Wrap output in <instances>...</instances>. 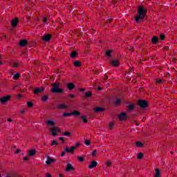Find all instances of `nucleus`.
Masks as SVG:
<instances>
[{
	"mask_svg": "<svg viewBox=\"0 0 177 177\" xmlns=\"http://www.w3.org/2000/svg\"><path fill=\"white\" fill-rule=\"evenodd\" d=\"M138 15L135 17L136 23H140L141 20L145 19V17L147 15V10L143 7V6H138Z\"/></svg>",
	"mask_w": 177,
	"mask_h": 177,
	"instance_id": "obj_1",
	"label": "nucleus"
},
{
	"mask_svg": "<svg viewBox=\"0 0 177 177\" xmlns=\"http://www.w3.org/2000/svg\"><path fill=\"white\" fill-rule=\"evenodd\" d=\"M52 88L51 92L52 93H63V90L59 88L60 82H55L51 84Z\"/></svg>",
	"mask_w": 177,
	"mask_h": 177,
	"instance_id": "obj_2",
	"label": "nucleus"
},
{
	"mask_svg": "<svg viewBox=\"0 0 177 177\" xmlns=\"http://www.w3.org/2000/svg\"><path fill=\"white\" fill-rule=\"evenodd\" d=\"M69 115H76V117H80L81 115V112L79 111L75 110L71 113H64L63 117H68Z\"/></svg>",
	"mask_w": 177,
	"mask_h": 177,
	"instance_id": "obj_3",
	"label": "nucleus"
},
{
	"mask_svg": "<svg viewBox=\"0 0 177 177\" xmlns=\"http://www.w3.org/2000/svg\"><path fill=\"white\" fill-rule=\"evenodd\" d=\"M138 105L141 107V109H146L149 106V102L146 100H139L138 101Z\"/></svg>",
	"mask_w": 177,
	"mask_h": 177,
	"instance_id": "obj_4",
	"label": "nucleus"
},
{
	"mask_svg": "<svg viewBox=\"0 0 177 177\" xmlns=\"http://www.w3.org/2000/svg\"><path fill=\"white\" fill-rule=\"evenodd\" d=\"M53 136H56L57 135V132H60V129L59 127H53L50 129Z\"/></svg>",
	"mask_w": 177,
	"mask_h": 177,
	"instance_id": "obj_5",
	"label": "nucleus"
},
{
	"mask_svg": "<svg viewBox=\"0 0 177 177\" xmlns=\"http://www.w3.org/2000/svg\"><path fill=\"white\" fill-rule=\"evenodd\" d=\"M52 162H55V159L52 158L50 156H47V160L46 161V164L47 165H50Z\"/></svg>",
	"mask_w": 177,
	"mask_h": 177,
	"instance_id": "obj_6",
	"label": "nucleus"
},
{
	"mask_svg": "<svg viewBox=\"0 0 177 177\" xmlns=\"http://www.w3.org/2000/svg\"><path fill=\"white\" fill-rule=\"evenodd\" d=\"M10 100V96H6L0 98L1 103H6V102Z\"/></svg>",
	"mask_w": 177,
	"mask_h": 177,
	"instance_id": "obj_7",
	"label": "nucleus"
},
{
	"mask_svg": "<svg viewBox=\"0 0 177 177\" xmlns=\"http://www.w3.org/2000/svg\"><path fill=\"white\" fill-rule=\"evenodd\" d=\"M50 38H52L51 35H46L42 37V40L44 41L45 42H48V41H50Z\"/></svg>",
	"mask_w": 177,
	"mask_h": 177,
	"instance_id": "obj_8",
	"label": "nucleus"
},
{
	"mask_svg": "<svg viewBox=\"0 0 177 177\" xmlns=\"http://www.w3.org/2000/svg\"><path fill=\"white\" fill-rule=\"evenodd\" d=\"M66 172H70V171H74V167L73 165L70 163L66 164Z\"/></svg>",
	"mask_w": 177,
	"mask_h": 177,
	"instance_id": "obj_9",
	"label": "nucleus"
},
{
	"mask_svg": "<svg viewBox=\"0 0 177 177\" xmlns=\"http://www.w3.org/2000/svg\"><path fill=\"white\" fill-rule=\"evenodd\" d=\"M17 23H19V19L16 18L12 20L11 26L12 27H17Z\"/></svg>",
	"mask_w": 177,
	"mask_h": 177,
	"instance_id": "obj_10",
	"label": "nucleus"
},
{
	"mask_svg": "<svg viewBox=\"0 0 177 177\" xmlns=\"http://www.w3.org/2000/svg\"><path fill=\"white\" fill-rule=\"evenodd\" d=\"M97 166V162L95 161V160H93L91 162V165L88 166V169H92V168H95V167Z\"/></svg>",
	"mask_w": 177,
	"mask_h": 177,
	"instance_id": "obj_11",
	"label": "nucleus"
},
{
	"mask_svg": "<svg viewBox=\"0 0 177 177\" xmlns=\"http://www.w3.org/2000/svg\"><path fill=\"white\" fill-rule=\"evenodd\" d=\"M111 64L112 66H114L115 67H118L120 66V64L118 62V60L117 59H113L111 61Z\"/></svg>",
	"mask_w": 177,
	"mask_h": 177,
	"instance_id": "obj_12",
	"label": "nucleus"
},
{
	"mask_svg": "<svg viewBox=\"0 0 177 177\" xmlns=\"http://www.w3.org/2000/svg\"><path fill=\"white\" fill-rule=\"evenodd\" d=\"M44 92V88H36L35 90H34V92L33 93H35V95H38L39 93H41Z\"/></svg>",
	"mask_w": 177,
	"mask_h": 177,
	"instance_id": "obj_13",
	"label": "nucleus"
},
{
	"mask_svg": "<svg viewBox=\"0 0 177 177\" xmlns=\"http://www.w3.org/2000/svg\"><path fill=\"white\" fill-rule=\"evenodd\" d=\"M127 118V113H122L119 115V119L121 120V121H124Z\"/></svg>",
	"mask_w": 177,
	"mask_h": 177,
	"instance_id": "obj_14",
	"label": "nucleus"
},
{
	"mask_svg": "<svg viewBox=\"0 0 177 177\" xmlns=\"http://www.w3.org/2000/svg\"><path fill=\"white\" fill-rule=\"evenodd\" d=\"M67 88L69 89V91H73V89L75 88V85L73 83H68Z\"/></svg>",
	"mask_w": 177,
	"mask_h": 177,
	"instance_id": "obj_15",
	"label": "nucleus"
},
{
	"mask_svg": "<svg viewBox=\"0 0 177 177\" xmlns=\"http://www.w3.org/2000/svg\"><path fill=\"white\" fill-rule=\"evenodd\" d=\"M151 42L152 44H153V45H156V44L158 42V37L156 36H153L152 37Z\"/></svg>",
	"mask_w": 177,
	"mask_h": 177,
	"instance_id": "obj_16",
	"label": "nucleus"
},
{
	"mask_svg": "<svg viewBox=\"0 0 177 177\" xmlns=\"http://www.w3.org/2000/svg\"><path fill=\"white\" fill-rule=\"evenodd\" d=\"M73 66H75V67H81V66H82V63L78 60H76L73 62Z\"/></svg>",
	"mask_w": 177,
	"mask_h": 177,
	"instance_id": "obj_17",
	"label": "nucleus"
},
{
	"mask_svg": "<svg viewBox=\"0 0 177 177\" xmlns=\"http://www.w3.org/2000/svg\"><path fill=\"white\" fill-rule=\"evenodd\" d=\"M27 40L22 39L19 41V46H26L27 45Z\"/></svg>",
	"mask_w": 177,
	"mask_h": 177,
	"instance_id": "obj_18",
	"label": "nucleus"
},
{
	"mask_svg": "<svg viewBox=\"0 0 177 177\" xmlns=\"http://www.w3.org/2000/svg\"><path fill=\"white\" fill-rule=\"evenodd\" d=\"M35 153H37V151L35 149H32L28 151V154L30 156V157H32L35 156Z\"/></svg>",
	"mask_w": 177,
	"mask_h": 177,
	"instance_id": "obj_19",
	"label": "nucleus"
},
{
	"mask_svg": "<svg viewBox=\"0 0 177 177\" xmlns=\"http://www.w3.org/2000/svg\"><path fill=\"white\" fill-rule=\"evenodd\" d=\"M94 111H95V113H100L102 111H104V109H103L102 107H95L94 109Z\"/></svg>",
	"mask_w": 177,
	"mask_h": 177,
	"instance_id": "obj_20",
	"label": "nucleus"
},
{
	"mask_svg": "<svg viewBox=\"0 0 177 177\" xmlns=\"http://www.w3.org/2000/svg\"><path fill=\"white\" fill-rule=\"evenodd\" d=\"M122 103V101L120 98H116L115 100V106H120Z\"/></svg>",
	"mask_w": 177,
	"mask_h": 177,
	"instance_id": "obj_21",
	"label": "nucleus"
},
{
	"mask_svg": "<svg viewBox=\"0 0 177 177\" xmlns=\"http://www.w3.org/2000/svg\"><path fill=\"white\" fill-rule=\"evenodd\" d=\"M79 117H80V118L83 120V122L84 123V124H86V122H88V119H86V117H85V115H80V116Z\"/></svg>",
	"mask_w": 177,
	"mask_h": 177,
	"instance_id": "obj_22",
	"label": "nucleus"
},
{
	"mask_svg": "<svg viewBox=\"0 0 177 177\" xmlns=\"http://www.w3.org/2000/svg\"><path fill=\"white\" fill-rule=\"evenodd\" d=\"M58 109L63 110L64 109H67V106L64 104H58Z\"/></svg>",
	"mask_w": 177,
	"mask_h": 177,
	"instance_id": "obj_23",
	"label": "nucleus"
},
{
	"mask_svg": "<svg viewBox=\"0 0 177 177\" xmlns=\"http://www.w3.org/2000/svg\"><path fill=\"white\" fill-rule=\"evenodd\" d=\"M113 53V50H107L106 52H105V55L106 56H107V57H111V53Z\"/></svg>",
	"mask_w": 177,
	"mask_h": 177,
	"instance_id": "obj_24",
	"label": "nucleus"
},
{
	"mask_svg": "<svg viewBox=\"0 0 177 177\" xmlns=\"http://www.w3.org/2000/svg\"><path fill=\"white\" fill-rule=\"evenodd\" d=\"M71 57L72 59H75V57H77V51H72L71 53Z\"/></svg>",
	"mask_w": 177,
	"mask_h": 177,
	"instance_id": "obj_25",
	"label": "nucleus"
},
{
	"mask_svg": "<svg viewBox=\"0 0 177 177\" xmlns=\"http://www.w3.org/2000/svg\"><path fill=\"white\" fill-rule=\"evenodd\" d=\"M47 125H55V122L52 120H49L46 122Z\"/></svg>",
	"mask_w": 177,
	"mask_h": 177,
	"instance_id": "obj_26",
	"label": "nucleus"
},
{
	"mask_svg": "<svg viewBox=\"0 0 177 177\" xmlns=\"http://www.w3.org/2000/svg\"><path fill=\"white\" fill-rule=\"evenodd\" d=\"M136 146H137V147H142V146H143V144L140 141H137L136 142Z\"/></svg>",
	"mask_w": 177,
	"mask_h": 177,
	"instance_id": "obj_27",
	"label": "nucleus"
},
{
	"mask_svg": "<svg viewBox=\"0 0 177 177\" xmlns=\"http://www.w3.org/2000/svg\"><path fill=\"white\" fill-rule=\"evenodd\" d=\"M85 96H86V97H91V96H92V92H91V91L86 92L85 94Z\"/></svg>",
	"mask_w": 177,
	"mask_h": 177,
	"instance_id": "obj_28",
	"label": "nucleus"
},
{
	"mask_svg": "<svg viewBox=\"0 0 177 177\" xmlns=\"http://www.w3.org/2000/svg\"><path fill=\"white\" fill-rule=\"evenodd\" d=\"M137 158H138V160H142V158H143V153H139L138 154V156H137Z\"/></svg>",
	"mask_w": 177,
	"mask_h": 177,
	"instance_id": "obj_29",
	"label": "nucleus"
},
{
	"mask_svg": "<svg viewBox=\"0 0 177 177\" xmlns=\"http://www.w3.org/2000/svg\"><path fill=\"white\" fill-rule=\"evenodd\" d=\"M155 172H156L155 177H160V170H158V169H156L155 170Z\"/></svg>",
	"mask_w": 177,
	"mask_h": 177,
	"instance_id": "obj_30",
	"label": "nucleus"
},
{
	"mask_svg": "<svg viewBox=\"0 0 177 177\" xmlns=\"http://www.w3.org/2000/svg\"><path fill=\"white\" fill-rule=\"evenodd\" d=\"M20 77V73H16L14 75L13 78L14 80H19V77Z\"/></svg>",
	"mask_w": 177,
	"mask_h": 177,
	"instance_id": "obj_31",
	"label": "nucleus"
},
{
	"mask_svg": "<svg viewBox=\"0 0 177 177\" xmlns=\"http://www.w3.org/2000/svg\"><path fill=\"white\" fill-rule=\"evenodd\" d=\"M48 95H44L43 97H41V101L42 102H46V100H48Z\"/></svg>",
	"mask_w": 177,
	"mask_h": 177,
	"instance_id": "obj_32",
	"label": "nucleus"
},
{
	"mask_svg": "<svg viewBox=\"0 0 177 177\" xmlns=\"http://www.w3.org/2000/svg\"><path fill=\"white\" fill-rule=\"evenodd\" d=\"M128 109L130 111H131V110H133V109H135V106L133 104H130L129 105Z\"/></svg>",
	"mask_w": 177,
	"mask_h": 177,
	"instance_id": "obj_33",
	"label": "nucleus"
},
{
	"mask_svg": "<svg viewBox=\"0 0 177 177\" xmlns=\"http://www.w3.org/2000/svg\"><path fill=\"white\" fill-rule=\"evenodd\" d=\"M74 150H75V147H74V146H72V147L69 149L70 153H74Z\"/></svg>",
	"mask_w": 177,
	"mask_h": 177,
	"instance_id": "obj_34",
	"label": "nucleus"
},
{
	"mask_svg": "<svg viewBox=\"0 0 177 177\" xmlns=\"http://www.w3.org/2000/svg\"><path fill=\"white\" fill-rule=\"evenodd\" d=\"M160 39H161V41H164L165 39V35L161 34L160 35Z\"/></svg>",
	"mask_w": 177,
	"mask_h": 177,
	"instance_id": "obj_35",
	"label": "nucleus"
},
{
	"mask_svg": "<svg viewBox=\"0 0 177 177\" xmlns=\"http://www.w3.org/2000/svg\"><path fill=\"white\" fill-rule=\"evenodd\" d=\"M6 177H19V176L15 175V174L12 173Z\"/></svg>",
	"mask_w": 177,
	"mask_h": 177,
	"instance_id": "obj_36",
	"label": "nucleus"
},
{
	"mask_svg": "<svg viewBox=\"0 0 177 177\" xmlns=\"http://www.w3.org/2000/svg\"><path fill=\"white\" fill-rule=\"evenodd\" d=\"M27 104H28V107H32V106H34V104H32V102H28Z\"/></svg>",
	"mask_w": 177,
	"mask_h": 177,
	"instance_id": "obj_37",
	"label": "nucleus"
},
{
	"mask_svg": "<svg viewBox=\"0 0 177 177\" xmlns=\"http://www.w3.org/2000/svg\"><path fill=\"white\" fill-rule=\"evenodd\" d=\"M55 145H56V146H57V145H58V143H57V141H56V140H53V142H52V143H51V146H55Z\"/></svg>",
	"mask_w": 177,
	"mask_h": 177,
	"instance_id": "obj_38",
	"label": "nucleus"
},
{
	"mask_svg": "<svg viewBox=\"0 0 177 177\" xmlns=\"http://www.w3.org/2000/svg\"><path fill=\"white\" fill-rule=\"evenodd\" d=\"M63 135H64V136H70V135H71V133H70V132H64Z\"/></svg>",
	"mask_w": 177,
	"mask_h": 177,
	"instance_id": "obj_39",
	"label": "nucleus"
},
{
	"mask_svg": "<svg viewBox=\"0 0 177 177\" xmlns=\"http://www.w3.org/2000/svg\"><path fill=\"white\" fill-rule=\"evenodd\" d=\"M12 66H13V67L17 68V67H19V63L13 62Z\"/></svg>",
	"mask_w": 177,
	"mask_h": 177,
	"instance_id": "obj_40",
	"label": "nucleus"
},
{
	"mask_svg": "<svg viewBox=\"0 0 177 177\" xmlns=\"http://www.w3.org/2000/svg\"><path fill=\"white\" fill-rule=\"evenodd\" d=\"M156 84H162V80L156 79Z\"/></svg>",
	"mask_w": 177,
	"mask_h": 177,
	"instance_id": "obj_41",
	"label": "nucleus"
},
{
	"mask_svg": "<svg viewBox=\"0 0 177 177\" xmlns=\"http://www.w3.org/2000/svg\"><path fill=\"white\" fill-rule=\"evenodd\" d=\"M77 159L80 162H82V161H84V158L82 156H78Z\"/></svg>",
	"mask_w": 177,
	"mask_h": 177,
	"instance_id": "obj_42",
	"label": "nucleus"
},
{
	"mask_svg": "<svg viewBox=\"0 0 177 177\" xmlns=\"http://www.w3.org/2000/svg\"><path fill=\"white\" fill-rule=\"evenodd\" d=\"M85 145L86 146H89V145H91V141L89 140H87L85 141Z\"/></svg>",
	"mask_w": 177,
	"mask_h": 177,
	"instance_id": "obj_43",
	"label": "nucleus"
},
{
	"mask_svg": "<svg viewBox=\"0 0 177 177\" xmlns=\"http://www.w3.org/2000/svg\"><path fill=\"white\" fill-rule=\"evenodd\" d=\"M111 162H110V161H108V162H106V167H111Z\"/></svg>",
	"mask_w": 177,
	"mask_h": 177,
	"instance_id": "obj_44",
	"label": "nucleus"
},
{
	"mask_svg": "<svg viewBox=\"0 0 177 177\" xmlns=\"http://www.w3.org/2000/svg\"><path fill=\"white\" fill-rule=\"evenodd\" d=\"M64 151H65V153H70V149L66 147V148L64 149Z\"/></svg>",
	"mask_w": 177,
	"mask_h": 177,
	"instance_id": "obj_45",
	"label": "nucleus"
},
{
	"mask_svg": "<svg viewBox=\"0 0 177 177\" xmlns=\"http://www.w3.org/2000/svg\"><path fill=\"white\" fill-rule=\"evenodd\" d=\"M113 127H114V122H111L110 124H109V128H113Z\"/></svg>",
	"mask_w": 177,
	"mask_h": 177,
	"instance_id": "obj_46",
	"label": "nucleus"
},
{
	"mask_svg": "<svg viewBox=\"0 0 177 177\" xmlns=\"http://www.w3.org/2000/svg\"><path fill=\"white\" fill-rule=\"evenodd\" d=\"M96 153H97V151H96V150H94V151H93V152L91 153V154H92V156H96Z\"/></svg>",
	"mask_w": 177,
	"mask_h": 177,
	"instance_id": "obj_47",
	"label": "nucleus"
},
{
	"mask_svg": "<svg viewBox=\"0 0 177 177\" xmlns=\"http://www.w3.org/2000/svg\"><path fill=\"white\" fill-rule=\"evenodd\" d=\"M43 21L44 23H46V21H48V19L46 17H44Z\"/></svg>",
	"mask_w": 177,
	"mask_h": 177,
	"instance_id": "obj_48",
	"label": "nucleus"
},
{
	"mask_svg": "<svg viewBox=\"0 0 177 177\" xmlns=\"http://www.w3.org/2000/svg\"><path fill=\"white\" fill-rule=\"evenodd\" d=\"M73 147H75V149H76L77 147H80V143L77 142V143L75 144V145L73 146Z\"/></svg>",
	"mask_w": 177,
	"mask_h": 177,
	"instance_id": "obj_49",
	"label": "nucleus"
},
{
	"mask_svg": "<svg viewBox=\"0 0 177 177\" xmlns=\"http://www.w3.org/2000/svg\"><path fill=\"white\" fill-rule=\"evenodd\" d=\"M69 97L74 98L75 97V95L74 94L69 95Z\"/></svg>",
	"mask_w": 177,
	"mask_h": 177,
	"instance_id": "obj_50",
	"label": "nucleus"
},
{
	"mask_svg": "<svg viewBox=\"0 0 177 177\" xmlns=\"http://www.w3.org/2000/svg\"><path fill=\"white\" fill-rule=\"evenodd\" d=\"M20 113L21 114H24V113H26V111L24 109H21Z\"/></svg>",
	"mask_w": 177,
	"mask_h": 177,
	"instance_id": "obj_51",
	"label": "nucleus"
},
{
	"mask_svg": "<svg viewBox=\"0 0 177 177\" xmlns=\"http://www.w3.org/2000/svg\"><path fill=\"white\" fill-rule=\"evenodd\" d=\"M66 154V151H62L61 153V157H64V156Z\"/></svg>",
	"mask_w": 177,
	"mask_h": 177,
	"instance_id": "obj_52",
	"label": "nucleus"
},
{
	"mask_svg": "<svg viewBox=\"0 0 177 177\" xmlns=\"http://www.w3.org/2000/svg\"><path fill=\"white\" fill-rule=\"evenodd\" d=\"M59 140H62V143H64V138L63 137H59Z\"/></svg>",
	"mask_w": 177,
	"mask_h": 177,
	"instance_id": "obj_53",
	"label": "nucleus"
},
{
	"mask_svg": "<svg viewBox=\"0 0 177 177\" xmlns=\"http://www.w3.org/2000/svg\"><path fill=\"white\" fill-rule=\"evenodd\" d=\"M23 160H24V161H28V157H24V158H23Z\"/></svg>",
	"mask_w": 177,
	"mask_h": 177,
	"instance_id": "obj_54",
	"label": "nucleus"
},
{
	"mask_svg": "<svg viewBox=\"0 0 177 177\" xmlns=\"http://www.w3.org/2000/svg\"><path fill=\"white\" fill-rule=\"evenodd\" d=\"M19 153H20V149H17V150L15 152V154H19Z\"/></svg>",
	"mask_w": 177,
	"mask_h": 177,
	"instance_id": "obj_55",
	"label": "nucleus"
},
{
	"mask_svg": "<svg viewBox=\"0 0 177 177\" xmlns=\"http://www.w3.org/2000/svg\"><path fill=\"white\" fill-rule=\"evenodd\" d=\"M80 91H81V92H85V88H80Z\"/></svg>",
	"mask_w": 177,
	"mask_h": 177,
	"instance_id": "obj_56",
	"label": "nucleus"
},
{
	"mask_svg": "<svg viewBox=\"0 0 177 177\" xmlns=\"http://www.w3.org/2000/svg\"><path fill=\"white\" fill-rule=\"evenodd\" d=\"M8 121L9 122H12V121H13V120H12V118H8Z\"/></svg>",
	"mask_w": 177,
	"mask_h": 177,
	"instance_id": "obj_57",
	"label": "nucleus"
},
{
	"mask_svg": "<svg viewBox=\"0 0 177 177\" xmlns=\"http://www.w3.org/2000/svg\"><path fill=\"white\" fill-rule=\"evenodd\" d=\"M109 79V76H107V75H105V80H108Z\"/></svg>",
	"mask_w": 177,
	"mask_h": 177,
	"instance_id": "obj_58",
	"label": "nucleus"
},
{
	"mask_svg": "<svg viewBox=\"0 0 177 177\" xmlns=\"http://www.w3.org/2000/svg\"><path fill=\"white\" fill-rule=\"evenodd\" d=\"M98 91H102V87H98Z\"/></svg>",
	"mask_w": 177,
	"mask_h": 177,
	"instance_id": "obj_59",
	"label": "nucleus"
},
{
	"mask_svg": "<svg viewBox=\"0 0 177 177\" xmlns=\"http://www.w3.org/2000/svg\"><path fill=\"white\" fill-rule=\"evenodd\" d=\"M59 177H64V176H63V174H59Z\"/></svg>",
	"mask_w": 177,
	"mask_h": 177,
	"instance_id": "obj_60",
	"label": "nucleus"
},
{
	"mask_svg": "<svg viewBox=\"0 0 177 177\" xmlns=\"http://www.w3.org/2000/svg\"><path fill=\"white\" fill-rule=\"evenodd\" d=\"M107 23H111V21L110 19H109V20L107 21Z\"/></svg>",
	"mask_w": 177,
	"mask_h": 177,
	"instance_id": "obj_61",
	"label": "nucleus"
},
{
	"mask_svg": "<svg viewBox=\"0 0 177 177\" xmlns=\"http://www.w3.org/2000/svg\"><path fill=\"white\" fill-rule=\"evenodd\" d=\"M18 97H21V94L18 95Z\"/></svg>",
	"mask_w": 177,
	"mask_h": 177,
	"instance_id": "obj_62",
	"label": "nucleus"
},
{
	"mask_svg": "<svg viewBox=\"0 0 177 177\" xmlns=\"http://www.w3.org/2000/svg\"><path fill=\"white\" fill-rule=\"evenodd\" d=\"M91 34H95V31H93V32H91Z\"/></svg>",
	"mask_w": 177,
	"mask_h": 177,
	"instance_id": "obj_63",
	"label": "nucleus"
},
{
	"mask_svg": "<svg viewBox=\"0 0 177 177\" xmlns=\"http://www.w3.org/2000/svg\"><path fill=\"white\" fill-rule=\"evenodd\" d=\"M0 64L2 65V62H0Z\"/></svg>",
	"mask_w": 177,
	"mask_h": 177,
	"instance_id": "obj_64",
	"label": "nucleus"
}]
</instances>
